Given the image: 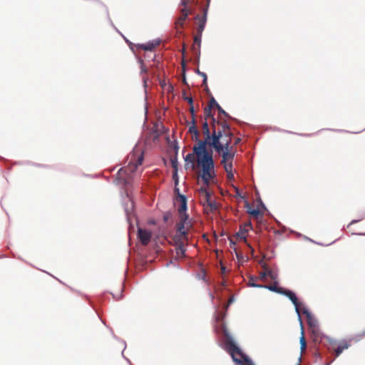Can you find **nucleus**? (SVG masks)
Wrapping results in <instances>:
<instances>
[{"label":"nucleus","instance_id":"1a4fd4ad","mask_svg":"<svg viewBox=\"0 0 365 365\" xmlns=\"http://www.w3.org/2000/svg\"><path fill=\"white\" fill-rule=\"evenodd\" d=\"M281 294L287 296L293 303V304L295 307L296 312L299 314V305L300 303L298 301L297 297H296L295 294L288 289H284L282 291V293Z\"/></svg>","mask_w":365,"mask_h":365},{"label":"nucleus","instance_id":"c85d7f7f","mask_svg":"<svg viewBox=\"0 0 365 365\" xmlns=\"http://www.w3.org/2000/svg\"><path fill=\"white\" fill-rule=\"evenodd\" d=\"M201 38H202V34H199L194 37V43L197 45H198V47H200L201 43Z\"/></svg>","mask_w":365,"mask_h":365},{"label":"nucleus","instance_id":"0eeeda50","mask_svg":"<svg viewBox=\"0 0 365 365\" xmlns=\"http://www.w3.org/2000/svg\"><path fill=\"white\" fill-rule=\"evenodd\" d=\"M138 237L143 245H147L150 242L152 237V232L148 230L138 228Z\"/></svg>","mask_w":365,"mask_h":365},{"label":"nucleus","instance_id":"4c0bfd02","mask_svg":"<svg viewBox=\"0 0 365 365\" xmlns=\"http://www.w3.org/2000/svg\"><path fill=\"white\" fill-rule=\"evenodd\" d=\"M173 178L175 180V184L177 185L178 183V170H174Z\"/></svg>","mask_w":365,"mask_h":365},{"label":"nucleus","instance_id":"ea45409f","mask_svg":"<svg viewBox=\"0 0 365 365\" xmlns=\"http://www.w3.org/2000/svg\"><path fill=\"white\" fill-rule=\"evenodd\" d=\"M267 276L270 277L272 279L275 278L274 274L272 270L267 269Z\"/></svg>","mask_w":365,"mask_h":365},{"label":"nucleus","instance_id":"9b49d317","mask_svg":"<svg viewBox=\"0 0 365 365\" xmlns=\"http://www.w3.org/2000/svg\"><path fill=\"white\" fill-rule=\"evenodd\" d=\"M196 120L195 115L192 116V120L190 122V125L189 127L188 132L192 134V140H198V137L200 135V132L196 125Z\"/></svg>","mask_w":365,"mask_h":365},{"label":"nucleus","instance_id":"b1692460","mask_svg":"<svg viewBox=\"0 0 365 365\" xmlns=\"http://www.w3.org/2000/svg\"><path fill=\"white\" fill-rule=\"evenodd\" d=\"M256 279H257L256 277H250V279H249V282H248L249 286L252 287H262L263 285L257 284L255 282Z\"/></svg>","mask_w":365,"mask_h":365},{"label":"nucleus","instance_id":"a18cd8bd","mask_svg":"<svg viewBox=\"0 0 365 365\" xmlns=\"http://www.w3.org/2000/svg\"><path fill=\"white\" fill-rule=\"evenodd\" d=\"M210 297H211V298H212V299H213V298H214V296H213V294H210Z\"/></svg>","mask_w":365,"mask_h":365},{"label":"nucleus","instance_id":"7ed1b4c3","mask_svg":"<svg viewBox=\"0 0 365 365\" xmlns=\"http://www.w3.org/2000/svg\"><path fill=\"white\" fill-rule=\"evenodd\" d=\"M143 152L141 148H135L133 152L128 156V165L121 168L118 173L122 175L123 173L130 175L134 173L138 166L141 165L143 162Z\"/></svg>","mask_w":365,"mask_h":365},{"label":"nucleus","instance_id":"bb28decb","mask_svg":"<svg viewBox=\"0 0 365 365\" xmlns=\"http://www.w3.org/2000/svg\"><path fill=\"white\" fill-rule=\"evenodd\" d=\"M223 165L225 170L227 172L232 171V163H221Z\"/></svg>","mask_w":365,"mask_h":365},{"label":"nucleus","instance_id":"79ce46f5","mask_svg":"<svg viewBox=\"0 0 365 365\" xmlns=\"http://www.w3.org/2000/svg\"><path fill=\"white\" fill-rule=\"evenodd\" d=\"M240 138H237L235 139V142H234V145H237L240 142Z\"/></svg>","mask_w":365,"mask_h":365},{"label":"nucleus","instance_id":"de8ad7c7","mask_svg":"<svg viewBox=\"0 0 365 365\" xmlns=\"http://www.w3.org/2000/svg\"><path fill=\"white\" fill-rule=\"evenodd\" d=\"M356 222V221L353 220V221L351 222V224H354V223H355Z\"/></svg>","mask_w":365,"mask_h":365},{"label":"nucleus","instance_id":"412c9836","mask_svg":"<svg viewBox=\"0 0 365 365\" xmlns=\"http://www.w3.org/2000/svg\"><path fill=\"white\" fill-rule=\"evenodd\" d=\"M189 14H190V9L187 7L183 6V8L181 9V15L179 19L185 21Z\"/></svg>","mask_w":365,"mask_h":365},{"label":"nucleus","instance_id":"37998d69","mask_svg":"<svg viewBox=\"0 0 365 365\" xmlns=\"http://www.w3.org/2000/svg\"><path fill=\"white\" fill-rule=\"evenodd\" d=\"M143 79L144 83H146L147 78L144 76H143Z\"/></svg>","mask_w":365,"mask_h":365},{"label":"nucleus","instance_id":"f257e3e1","mask_svg":"<svg viewBox=\"0 0 365 365\" xmlns=\"http://www.w3.org/2000/svg\"><path fill=\"white\" fill-rule=\"evenodd\" d=\"M216 123H212V131H210L207 120H205L202 125V131L205 135L204 140H195L197 144L193 146L192 150L197 155L198 165L202 167L201 177L206 185L213 178L214 161L212 153L208 152L207 146L212 147L215 151L222 150L220 141L224 138L232 135L229 125L225 123H222L221 129H216Z\"/></svg>","mask_w":365,"mask_h":365},{"label":"nucleus","instance_id":"72a5a7b5","mask_svg":"<svg viewBox=\"0 0 365 365\" xmlns=\"http://www.w3.org/2000/svg\"><path fill=\"white\" fill-rule=\"evenodd\" d=\"M193 0H181L180 4L182 6L187 7V6L192 2Z\"/></svg>","mask_w":365,"mask_h":365},{"label":"nucleus","instance_id":"6e6552de","mask_svg":"<svg viewBox=\"0 0 365 365\" xmlns=\"http://www.w3.org/2000/svg\"><path fill=\"white\" fill-rule=\"evenodd\" d=\"M249 229H252V224L250 222L244 223L243 225H240L239 231L237 232V237L243 240L244 242H247V233L249 231Z\"/></svg>","mask_w":365,"mask_h":365},{"label":"nucleus","instance_id":"e433bc0d","mask_svg":"<svg viewBox=\"0 0 365 365\" xmlns=\"http://www.w3.org/2000/svg\"><path fill=\"white\" fill-rule=\"evenodd\" d=\"M227 178L230 180H232L234 179V174L232 171L227 172Z\"/></svg>","mask_w":365,"mask_h":365},{"label":"nucleus","instance_id":"5701e85b","mask_svg":"<svg viewBox=\"0 0 365 365\" xmlns=\"http://www.w3.org/2000/svg\"><path fill=\"white\" fill-rule=\"evenodd\" d=\"M185 245L183 246H177L176 247V254L179 257H183L185 256Z\"/></svg>","mask_w":365,"mask_h":365},{"label":"nucleus","instance_id":"2eb2a0df","mask_svg":"<svg viewBox=\"0 0 365 365\" xmlns=\"http://www.w3.org/2000/svg\"><path fill=\"white\" fill-rule=\"evenodd\" d=\"M195 156L197 157V155H196V153H195V151L193 150V153H188V154L185 157V161L187 163H191V164H192V169H195Z\"/></svg>","mask_w":365,"mask_h":365},{"label":"nucleus","instance_id":"c03bdc74","mask_svg":"<svg viewBox=\"0 0 365 365\" xmlns=\"http://www.w3.org/2000/svg\"><path fill=\"white\" fill-rule=\"evenodd\" d=\"M232 302H233V299H232V298H230V299L228 300V303H229V304H231Z\"/></svg>","mask_w":365,"mask_h":365},{"label":"nucleus","instance_id":"a211bd4d","mask_svg":"<svg viewBox=\"0 0 365 365\" xmlns=\"http://www.w3.org/2000/svg\"><path fill=\"white\" fill-rule=\"evenodd\" d=\"M262 287L266 288L270 291L279 293V294H282V291L284 289V288L278 287L277 285V283H274V284H270V285H263Z\"/></svg>","mask_w":365,"mask_h":365},{"label":"nucleus","instance_id":"4468645a","mask_svg":"<svg viewBox=\"0 0 365 365\" xmlns=\"http://www.w3.org/2000/svg\"><path fill=\"white\" fill-rule=\"evenodd\" d=\"M159 44V41H155L152 42H148L147 43L139 44L138 46L139 48H141L144 51H153Z\"/></svg>","mask_w":365,"mask_h":365},{"label":"nucleus","instance_id":"dca6fc26","mask_svg":"<svg viewBox=\"0 0 365 365\" xmlns=\"http://www.w3.org/2000/svg\"><path fill=\"white\" fill-rule=\"evenodd\" d=\"M187 240L184 236H182L181 234L177 233L176 235L173 237V241L175 242V245L177 246H183L185 245L184 241Z\"/></svg>","mask_w":365,"mask_h":365},{"label":"nucleus","instance_id":"6ab92c4d","mask_svg":"<svg viewBox=\"0 0 365 365\" xmlns=\"http://www.w3.org/2000/svg\"><path fill=\"white\" fill-rule=\"evenodd\" d=\"M310 331L314 336V340L315 341H318L321 338V331L319 328V325L316 327V328H310Z\"/></svg>","mask_w":365,"mask_h":365},{"label":"nucleus","instance_id":"473e14b6","mask_svg":"<svg viewBox=\"0 0 365 365\" xmlns=\"http://www.w3.org/2000/svg\"><path fill=\"white\" fill-rule=\"evenodd\" d=\"M171 164H172V167L173 168L174 170H178V160H177V158L171 159Z\"/></svg>","mask_w":365,"mask_h":365},{"label":"nucleus","instance_id":"4be33fe9","mask_svg":"<svg viewBox=\"0 0 365 365\" xmlns=\"http://www.w3.org/2000/svg\"><path fill=\"white\" fill-rule=\"evenodd\" d=\"M207 207H209L210 211H215L217 210L218 205L217 203L215 201L211 200L209 201V202L206 205Z\"/></svg>","mask_w":365,"mask_h":365},{"label":"nucleus","instance_id":"a19ab883","mask_svg":"<svg viewBox=\"0 0 365 365\" xmlns=\"http://www.w3.org/2000/svg\"><path fill=\"white\" fill-rule=\"evenodd\" d=\"M189 110H190V114H191V115H192V116L195 115V110H194L193 104H192V106H190V109H189Z\"/></svg>","mask_w":365,"mask_h":365},{"label":"nucleus","instance_id":"9d476101","mask_svg":"<svg viewBox=\"0 0 365 365\" xmlns=\"http://www.w3.org/2000/svg\"><path fill=\"white\" fill-rule=\"evenodd\" d=\"M207 9H206L204 11L202 16H200L198 14L195 16V19L197 21V32L199 34H202V31H204L206 21H207Z\"/></svg>","mask_w":365,"mask_h":365},{"label":"nucleus","instance_id":"c9c22d12","mask_svg":"<svg viewBox=\"0 0 365 365\" xmlns=\"http://www.w3.org/2000/svg\"><path fill=\"white\" fill-rule=\"evenodd\" d=\"M184 22H185V21L181 20L180 19L178 18L175 22V24H176L177 27H182Z\"/></svg>","mask_w":365,"mask_h":365},{"label":"nucleus","instance_id":"aec40b11","mask_svg":"<svg viewBox=\"0 0 365 365\" xmlns=\"http://www.w3.org/2000/svg\"><path fill=\"white\" fill-rule=\"evenodd\" d=\"M301 352L303 353L307 348V342L304 334V331H302L301 337L299 339Z\"/></svg>","mask_w":365,"mask_h":365},{"label":"nucleus","instance_id":"393cba45","mask_svg":"<svg viewBox=\"0 0 365 365\" xmlns=\"http://www.w3.org/2000/svg\"><path fill=\"white\" fill-rule=\"evenodd\" d=\"M197 73L203 78L202 86H204L206 88V89L207 90V77L206 73L200 71L199 69H197Z\"/></svg>","mask_w":365,"mask_h":365},{"label":"nucleus","instance_id":"c756f323","mask_svg":"<svg viewBox=\"0 0 365 365\" xmlns=\"http://www.w3.org/2000/svg\"><path fill=\"white\" fill-rule=\"evenodd\" d=\"M200 47H198V45L195 44V43H193L192 46V52L194 53L195 55L196 56H199L200 55Z\"/></svg>","mask_w":365,"mask_h":365},{"label":"nucleus","instance_id":"423d86ee","mask_svg":"<svg viewBox=\"0 0 365 365\" xmlns=\"http://www.w3.org/2000/svg\"><path fill=\"white\" fill-rule=\"evenodd\" d=\"M350 345V343L346 340L340 341L338 344L334 341H331L330 346L328 349L334 351L336 356L337 357L344 351V350L347 349Z\"/></svg>","mask_w":365,"mask_h":365},{"label":"nucleus","instance_id":"58836bf2","mask_svg":"<svg viewBox=\"0 0 365 365\" xmlns=\"http://www.w3.org/2000/svg\"><path fill=\"white\" fill-rule=\"evenodd\" d=\"M184 100L187 101L190 106H192L193 104V100L191 97H183Z\"/></svg>","mask_w":365,"mask_h":365},{"label":"nucleus","instance_id":"2f4dec72","mask_svg":"<svg viewBox=\"0 0 365 365\" xmlns=\"http://www.w3.org/2000/svg\"><path fill=\"white\" fill-rule=\"evenodd\" d=\"M218 110L219 114H222L225 117H229L228 114L221 108V106L219 105L216 108Z\"/></svg>","mask_w":365,"mask_h":365},{"label":"nucleus","instance_id":"f3484780","mask_svg":"<svg viewBox=\"0 0 365 365\" xmlns=\"http://www.w3.org/2000/svg\"><path fill=\"white\" fill-rule=\"evenodd\" d=\"M204 116H205V120H207L208 118H212L213 123H217L218 125L220 124V122H218V121L216 122V120L214 118L213 115L212 113V108H210L207 106L205 107V108H204Z\"/></svg>","mask_w":365,"mask_h":365},{"label":"nucleus","instance_id":"7c9ffc66","mask_svg":"<svg viewBox=\"0 0 365 365\" xmlns=\"http://www.w3.org/2000/svg\"><path fill=\"white\" fill-rule=\"evenodd\" d=\"M247 212L255 217H257L259 215V210L257 209H250L248 210Z\"/></svg>","mask_w":365,"mask_h":365},{"label":"nucleus","instance_id":"49530a36","mask_svg":"<svg viewBox=\"0 0 365 365\" xmlns=\"http://www.w3.org/2000/svg\"><path fill=\"white\" fill-rule=\"evenodd\" d=\"M164 220H165V221H166L168 220V217L165 216Z\"/></svg>","mask_w":365,"mask_h":365},{"label":"nucleus","instance_id":"f03ea898","mask_svg":"<svg viewBox=\"0 0 365 365\" xmlns=\"http://www.w3.org/2000/svg\"><path fill=\"white\" fill-rule=\"evenodd\" d=\"M177 200L180 202V205L178 208L179 221L176 224V231L177 233L181 234L186 240H188V232L192 227V222L186 213L187 200L184 195H179Z\"/></svg>","mask_w":365,"mask_h":365},{"label":"nucleus","instance_id":"cd10ccee","mask_svg":"<svg viewBox=\"0 0 365 365\" xmlns=\"http://www.w3.org/2000/svg\"><path fill=\"white\" fill-rule=\"evenodd\" d=\"M217 106H219V104L217 103L215 99L213 97H212L210 98V100L209 101V103H208V105L207 106L210 108H217Z\"/></svg>","mask_w":365,"mask_h":365},{"label":"nucleus","instance_id":"f8f14e48","mask_svg":"<svg viewBox=\"0 0 365 365\" xmlns=\"http://www.w3.org/2000/svg\"><path fill=\"white\" fill-rule=\"evenodd\" d=\"M303 314L306 316L307 324L310 328H316L318 326L317 320L314 317L310 312L306 308L303 309Z\"/></svg>","mask_w":365,"mask_h":365},{"label":"nucleus","instance_id":"39448f33","mask_svg":"<svg viewBox=\"0 0 365 365\" xmlns=\"http://www.w3.org/2000/svg\"><path fill=\"white\" fill-rule=\"evenodd\" d=\"M232 136L229 135L227 138H224L223 140L220 141V145L222 146V150L216 151L219 154L222 153L221 163H232L235 157V153L232 152Z\"/></svg>","mask_w":365,"mask_h":365},{"label":"nucleus","instance_id":"09e8293b","mask_svg":"<svg viewBox=\"0 0 365 365\" xmlns=\"http://www.w3.org/2000/svg\"><path fill=\"white\" fill-rule=\"evenodd\" d=\"M210 1V0H207V6L209 5Z\"/></svg>","mask_w":365,"mask_h":365},{"label":"nucleus","instance_id":"ddd939ff","mask_svg":"<svg viewBox=\"0 0 365 365\" xmlns=\"http://www.w3.org/2000/svg\"><path fill=\"white\" fill-rule=\"evenodd\" d=\"M200 194L203 205L206 206L209 201L212 200L210 192L205 188H201L200 190Z\"/></svg>","mask_w":365,"mask_h":365},{"label":"nucleus","instance_id":"8fccbe9b","mask_svg":"<svg viewBox=\"0 0 365 365\" xmlns=\"http://www.w3.org/2000/svg\"><path fill=\"white\" fill-rule=\"evenodd\" d=\"M249 363L250 364V365H254L251 361H250V362H249Z\"/></svg>","mask_w":365,"mask_h":365},{"label":"nucleus","instance_id":"a878e982","mask_svg":"<svg viewBox=\"0 0 365 365\" xmlns=\"http://www.w3.org/2000/svg\"><path fill=\"white\" fill-rule=\"evenodd\" d=\"M139 63L140 64V73L141 74H145L148 73V68L147 67L145 66L144 62H143V60L142 59H140L139 60Z\"/></svg>","mask_w":365,"mask_h":365},{"label":"nucleus","instance_id":"20e7f679","mask_svg":"<svg viewBox=\"0 0 365 365\" xmlns=\"http://www.w3.org/2000/svg\"><path fill=\"white\" fill-rule=\"evenodd\" d=\"M225 346L227 351L231 355L232 360L237 364L243 362H250L247 356L242 353L231 337H227L225 341Z\"/></svg>","mask_w":365,"mask_h":365},{"label":"nucleus","instance_id":"f704fd0d","mask_svg":"<svg viewBox=\"0 0 365 365\" xmlns=\"http://www.w3.org/2000/svg\"><path fill=\"white\" fill-rule=\"evenodd\" d=\"M264 268L266 269L265 271L264 272H260V274H259V277L260 279H264L267 276V269L265 267V265L264 266Z\"/></svg>","mask_w":365,"mask_h":365}]
</instances>
